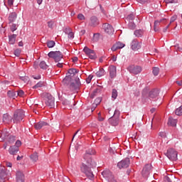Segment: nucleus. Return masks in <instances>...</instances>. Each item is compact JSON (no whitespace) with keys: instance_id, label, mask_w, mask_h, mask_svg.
Masks as SVG:
<instances>
[{"instance_id":"f257e3e1","label":"nucleus","mask_w":182,"mask_h":182,"mask_svg":"<svg viewBox=\"0 0 182 182\" xmlns=\"http://www.w3.org/2000/svg\"><path fill=\"white\" fill-rule=\"evenodd\" d=\"M85 163L82 164L80 166V170L82 173H84V174H85V176L88 177V178H90V180H92V178L95 177V175H93V172L90 168H92V167H93L94 166H96V164L93 161H92V164L87 163V161H85Z\"/></svg>"},{"instance_id":"f03ea898","label":"nucleus","mask_w":182,"mask_h":182,"mask_svg":"<svg viewBox=\"0 0 182 182\" xmlns=\"http://www.w3.org/2000/svg\"><path fill=\"white\" fill-rule=\"evenodd\" d=\"M76 73H77V70L75 68L70 69L68 70V73H67V75L63 80V83H64V85H69V83L72 82V77H75L76 75Z\"/></svg>"},{"instance_id":"7ed1b4c3","label":"nucleus","mask_w":182,"mask_h":182,"mask_svg":"<svg viewBox=\"0 0 182 182\" xmlns=\"http://www.w3.org/2000/svg\"><path fill=\"white\" fill-rule=\"evenodd\" d=\"M23 117H25V112L22 109H17L14 114L13 117L14 123H19L21 120H23Z\"/></svg>"},{"instance_id":"20e7f679","label":"nucleus","mask_w":182,"mask_h":182,"mask_svg":"<svg viewBox=\"0 0 182 182\" xmlns=\"http://www.w3.org/2000/svg\"><path fill=\"white\" fill-rule=\"evenodd\" d=\"M49 58L54 59L55 62H60L63 59V54L60 51H51L48 54Z\"/></svg>"},{"instance_id":"39448f33","label":"nucleus","mask_w":182,"mask_h":182,"mask_svg":"<svg viewBox=\"0 0 182 182\" xmlns=\"http://www.w3.org/2000/svg\"><path fill=\"white\" fill-rule=\"evenodd\" d=\"M178 154L174 149L170 148L167 150L166 156L171 161H176Z\"/></svg>"},{"instance_id":"423d86ee","label":"nucleus","mask_w":182,"mask_h":182,"mask_svg":"<svg viewBox=\"0 0 182 182\" xmlns=\"http://www.w3.org/2000/svg\"><path fill=\"white\" fill-rule=\"evenodd\" d=\"M127 70L132 75H139V73H141L143 68L140 65H131L128 66Z\"/></svg>"},{"instance_id":"0eeeda50","label":"nucleus","mask_w":182,"mask_h":182,"mask_svg":"<svg viewBox=\"0 0 182 182\" xmlns=\"http://www.w3.org/2000/svg\"><path fill=\"white\" fill-rule=\"evenodd\" d=\"M94 154H96V151L94 149H90L87 151H86L85 154L84 155V160L85 161H87L88 164H92V161H93V159H92V156Z\"/></svg>"},{"instance_id":"6e6552de","label":"nucleus","mask_w":182,"mask_h":182,"mask_svg":"<svg viewBox=\"0 0 182 182\" xmlns=\"http://www.w3.org/2000/svg\"><path fill=\"white\" fill-rule=\"evenodd\" d=\"M159 91L157 89H153L149 92V98H144V100L145 102H150L151 99H156L159 95Z\"/></svg>"},{"instance_id":"1a4fd4ad","label":"nucleus","mask_w":182,"mask_h":182,"mask_svg":"<svg viewBox=\"0 0 182 182\" xmlns=\"http://www.w3.org/2000/svg\"><path fill=\"white\" fill-rule=\"evenodd\" d=\"M130 166V159L126 158L122 159L121 161L118 162L117 167L119 168H127Z\"/></svg>"},{"instance_id":"9d476101","label":"nucleus","mask_w":182,"mask_h":182,"mask_svg":"<svg viewBox=\"0 0 182 182\" xmlns=\"http://www.w3.org/2000/svg\"><path fill=\"white\" fill-rule=\"evenodd\" d=\"M7 174L6 168L0 164V182H5V178H6Z\"/></svg>"},{"instance_id":"9b49d317","label":"nucleus","mask_w":182,"mask_h":182,"mask_svg":"<svg viewBox=\"0 0 182 182\" xmlns=\"http://www.w3.org/2000/svg\"><path fill=\"white\" fill-rule=\"evenodd\" d=\"M102 28L105 32H106V33H108V35H113V32H114V29L113 28V26H112V25L109 23H105L102 26Z\"/></svg>"},{"instance_id":"f8f14e48","label":"nucleus","mask_w":182,"mask_h":182,"mask_svg":"<svg viewBox=\"0 0 182 182\" xmlns=\"http://www.w3.org/2000/svg\"><path fill=\"white\" fill-rule=\"evenodd\" d=\"M151 171V164H146L145 165V166L142 170V176L144 177H147L149 174H150Z\"/></svg>"},{"instance_id":"ddd939ff","label":"nucleus","mask_w":182,"mask_h":182,"mask_svg":"<svg viewBox=\"0 0 182 182\" xmlns=\"http://www.w3.org/2000/svg\"><path fill=\"white\" fill-rule=\"evenodd\" d=\"M90 26H92V28H95L99 25V19L97 17L92 16L90 18V23H89Z\"/></svg>"},{"instance_id":"4468645a","label":"nucleus","mask_w":182,"mask_h":182,"mask_svg":"<svg viewBox=\"0 0 182 182\" xmlns=\"http://www.w3.org/2000/svg\"><path fill=\"white\" fill-rule=\"evenodd\" d=\"M124 43L122 42H117L112 46V47L111 48V50H112V52H116V50L119 49H122V48H124Z\"/></svg>"},{"instance_id":"2eb2a0df","label":"nucleus","mask_w":182,"mask_h":182,"mask_svg":"<svg viewBox=\"0 0 182 182\" xmlns=\"http://www.w3.org/2000/svg\"><path fill=\"white\" fill-rule=\"evenodd\" d=\"M46 126H48V123L43 121H41L39 122L34 124V127L36 130H41V129H43L46 127Z\"/></svg>"},{"instance_id":"dca6fc26","label":"nucleus","mask_w":182,"mask_h":182,"mask_svg":"<svg viewBox=\"0 0 182 182\" xmlns=\"http://www.w3.org/2000/svg\"><path fill=\"white\" fill-rule=\"evenodd\" d=\"M46 106H48V107H53V106H55V98L51 95L48 96L46 101Z\"/></svg>"},{"instance_id":"f3484780","label":"nucleus","mask_w":182,"mask_h":182,"mask_svg":"<svg viewBox=\"0 0 182 182\" xmlns=\"http://www.w3.org/2000/svg\"><path fill=\"white\" fill-rule=\"evenodd\" d=\"M2 120L5 124H9L12 123L13 118L9 116V114H4Z\"/></svg>"},{"instance_id":"a211bd4d","label":"nucleus","mask_w":182,"mask_h":182,"mask_svg":"<svg viewBox=\"0 0 182 182\" xmlns=\"http://www.w3.org/2000/svg\"><path fill=\"white\" fill-rule=\"evenodd\" d=\"M102 175L105 178H107L109 181H112V180H113V175L112 174V172H110V171H102Z\"/></svg>"},{"instance_id":"6ab92c4d","label":"nucleus","mask_w":182,"mask_h":182,"mask_svg":"<svg viewBox=\"0 0 182 182\" xmlns=\"http://www.w3.org/2000/svg\"><path fill=\"white\" fill-rule=\"evenodd\" d=\"M119 118L112 117L109 119V123L111 126H119Z\"/></svg>"},{"instance_id":"aec40b11","label":"nucleus","mask_w":182,"mask_h":182,"mask_svg":"<svg viewBox=\"0 0 182 182\" xmlns=\"http://www.w3.org/2000/svg\"><path fill=\"white\" fill-rule=\"evenodd\" d=\"M164 21H166V18H162L160 21L156 20L154 21V31L155 32H159V31H160V28H159V26H160V23H161V22H164Z\"/></svg>"},{"instance_id":"412c9836","label":"nucleus","mask_w":182,"mask_h":182,"mask_svg":"<svg viewBox=\"0 0 182 182\" xmlns=\"http://www.w3.org/2000/svg\"><path fill=\"white\" fill-rule=\"evenodd\" d=\"M131 45V48L133 50H138V49H140L141 48L140 43H139V41H137V40L132 41Z\"/></svg>"},{"instance_id":"4be33fe9","label":"nucleus","mask_w":182,"mask_h":182,"mask_svg":"<svg viewBox=\"0 0 182 182\" xmlns=\"http://www.w3.org/2000/svg\"><path fill=\"white\" fill-rule=\"evenodd\" d=\"M16 176V182H24L25 176L22 172L17 171Z\"/></svg>"},{"instance_id":"5701e85b","label":"nucleus","mask_w":182,"mask_h":182,"mask_svg":"<svg viewBox=\"0 0 182 182\" xmlns=\"http://www.w3.org/2000/svg\"><path fill=\"white\" fill-rule=\"evenodd\" d=\"M19 151V148L16 147L15 146H11L9 149V154H11V156H15L16 153Z\"/></svg>"},{"instance_id":"b1692460","label":"nucleus","mask_w":182,"mask_h":182,"mask_svg":"<svg viewBox=\"0 0 182 182\" xmlns=\"http://www.w3.org/2000/svg\"><path fill=\"white\" fill-rule=\"evenodd\" d=\"M18 16V14H16V12H12L9 15V23H12V22H15L16 21V17Z\"/></svg>"},{"instance_id":"393cba45","label":"nucleus","mask_w":182,"mask_h":182,"mask_svg":"<svg viewBox=\"0 0 182 182\" xmlns=\"http://www.w3.org/2000/svg\"><path fill=\"white\" fill-rule=\"evenodd\" d=\"M109 76L112 79L116 77V67L114 65L109 66Z\"/></svg>"},{"instance_id":"a878e982","label":"nucleus","mask_w":182,"mask_h":182,"mask_svg":"<svg viewBox=\"0 0 182 182\" xmlns=\"http://www.w3.org/2000/svg\"><path fill=\"white\" fill-rule=\"evenodd\" d=\"M168 124L172 127H176V126H177V119H174L173 117H169Z\"/></svg>"},{"instance_id":"bb28decb","label":"nucleus","mask_w":182,"mask_h":182,"mask_svg":"<svg viewBox=\"0 0 182 182\" xmlns=\"http://www.w3.org/2000/svg\"><path fill=\"white\" fill-rule=\"evenodd\" d=\"M16 42V34H13L9 36V43L10 45H14Z\"/></svg>"},{"instance_id":"cd10ccee","label":"nucleus","mask_w":182,"mask_h":182,"mask_svg":"<svg viewBox=\"0 0 182 182\" xmlns=\"http://www.w3.org/2000/svg\"><path fill=\"white\" fill-rule=\"evenodd\" d=\"M134 34L136 38H141L144 34V31L141 29L136 30Z\"/></svg>"},{"instance_id":"c85d7f7f","label":"nucleus","mask_w":182,"mask_h":182,"mask_svg":"<svg viewBox=\"0 0 182 182\" xmlns=\"http://www.w3.org/2000/svg\"><path fill=\"white\" fill-rule=\"evenodd\" d=\"M1 137H15V136L9 133L8 130L5 129L2 132Z\"/></svg>"},{"instance_id":"c756f323","label":"nucleus","mask_w":182,"mask_h":182,"mask_svg":"<svg viewBox=\"0 0 182 182\" xmlns=\"http://www.w3.org/2000/svg\"><path fill=\"white\" fill-rule=\"evenodd\" d=\"M31 160H32V161H33V163H36V161H38V160L39 159V156H38V153L34 152L33 154H32L30 156Z\"/></svg>"},{"instance_id":"7c9ffc66","label":"nucleus","mask_w":182,"mask_h":182,"mask_svg":"<svg viewBox=\"0 0 182 182\" xmlns=\"http://www.w3.org/2000/svg\"><path fill=\"white\" fill-rule=\"evenodd\" d=\"M99 39H100V33H94L93 38L92 39V42L93 43L99 42Z\"/></svg>"},{"instance_id":"2f4dec72","label":"nucleus","mask_w":182,"mask_h":182,"mask_svg":"<svg viewBox=\"0 0 182 182\" xmlns=\"http://www.w3.org/2000/svg\"><path fill=\"white\" fill-rule=\"evenodd\" d=\"M69 87L71 92H75V90H77V89H79V87L75 83H73V82H71L70 84Z\"/></svg>"},{"instance_id":"473e14b6","label":"nucleus","mask_w":182,"mask_h":182,"mask_svg":"<svg viewBox=\"0 0 182 182\" xmlns=\"http://www.w3.org/2000/svg\"><path fill=\"white\" fill-rule=\"evenodd\" d=\"M97 77H102V76H105V69L101 68L96 73Z\"/></svg>"},{"instance_id":"72a5a7b5","label":"nucleus","mask_w":182,"mask_h":182,"mask_svg":"<svg viewBox=\"0 0 182 182\" xmlns=\"http://www.w3.org/2000/svg\"><path fill=\"white\" fill-rule=\"evenodd\" d=\"M100 102H102V99L98 97L95 100V103L93 104V107L92 108V112H93V110H95V107H96L97 106V105L100 104Z\"/></svg>"},{"instance_id":"f704fd0d","label":"nucleus","mask_w":182,"mask_h":182,"mask_svg":"<svg viewBox=\"0 0 182 182\" xmlns=\"http://www.w3.org/2000/svg\"><path fill=\"white\" fill-rule=\"evenodd\" d=\"M39 67L43 70H46V69H48V65H46V63L45 61H41L39 64Z\"/></svg>"},{"instance_id":"c9c22d12","label":"nucleus","mask_w":182,"mask_h":182,"mask_svg":"<svg viewBox=\"0 0 182 182\" xmlns=\"http://www.w3.org/2000/svg\"><path fill=\"white\" fill-rule=\"evenodd\" d=\"M7 95L9 96V97H12L13 99H15V97H16V92L14 91H8Z\"/></svg>"},{"instance_id":"e433bc0d","label":"nucleus","mask_w":182,"mask_h":182,"mask_svg":"<svg viewBox=\"0 0 182 182\" xmlns=\"http://www.w3.org/2000/svg\"><path fill=\"white\" fill-rule=\"evenodd\" d=\"M153 75L154 76H157L159 75V73H160V68H157V67H154L153 68V70H152Z\"/></svg>"},{"instance_id":"4c0bfd02","label":"nucleus","mask_w":182,"mask_h":182,"mask_svg":"<svg viewBox=\"0 0 182 182\" xmlns=\"http://www.w3.org/2000/svg\"><path fill=\"white\" fill-rule=\"evenodd\" d=\"M175 114L176 116H182V105L176 109Z\"/></svg>"},{"instance_id":"58836bf2","label":"nucleus","mask_w":182,"mask_h":182,"mask_svg":"<svg viewBox=\"0 0 182 182\" xmlns=\"http://www.w3.org/2000/svg\"><path fill=\"white\" fill-rule=\"evenodd\" d=\"M94 50L92 49H90L87 47H85L83 49V52H85V54H87V55L88 56L89 55H90V53H92V52H93Z\"/></svg>"},{"instance_id":"ea45409f","label":"nucleus","mask_w":182,"mask_h":182,"mask_svg":"<svg viewBox=\"0 0 182 182\" xmlns=\"http://www.w3.org/2000/svg\"><path fill=\"white\" fill-rule=\"evenodd\" d=\"M112 117H117V118L119 119V117H120V111L118 109H116L114 110V114H113Z\"/></svg>"},{"instance_id":"a19ab883","label":"nucleus","mask_w":182,"mask_h":182,"mask_svg":"<svg viewBox=\"0 0 182 182\" xmlns=\"http://www.w3.org/2000/svg\"><path fill=\"white\" fill-rule=\"evenodd\" d=\"M88 58L93 60H95V59L97 58V56H96V53H95V50L88 55Z\"/></svg>"},{"instance_id":"79ce46f5","label":"nucleus","mask_w":182,"mask_h":182,"mask_svg":"<svg viewBox=\"0 0 182 182\" xmlns=\"http://www.w3.org/2000/svg\"><path fill=\"white\" fill-rule=\"evenodd\" d=\"M42 86H43V82L40 81L36 85L33 86V89H38L39 87H42Z\"/></svg>"},{"instance_id":"37998d69","label":"nucleus","mask_w":182,"mask_h":182,"mask_svg":"<svg viewBox=\"0 0 182 182\" xmlns=\"http://www.w3.org/2000/svg\"><path fill=\"white\" fill-rule=\"evenodd\" d=\"M55 43L53 41H50L47 43L48 48H53L55 46Z\"/></svg>"},{"instance_id":"c03bdc74","label":"nucleus","mask_w":182,"mask_h":182,"mask_svg":"<svg viewBox=\"0 0 182 182\" xmlns=\"http://www.w3.org/2000/svg\"><path fill=\"white\" fill-rule=\"evenodd\" d=\"M112 99H116L117 97V90H116V89L112 90Z\"/></svg>"},{"instance_id":"a18cd8bd","label":"nucleus","mask_w":182,"mask_h":182,"mask_svg":"<svg viewBox=\"0 0 182 182\" xmlns=\"http://www.w3.org/2000/svg\"><path fill=\"white\" fill-rule=\"evenodd\" d=\"M21 52H22V50L21 49H19V48L16 49L14 51L15 56L18 57L19 55H21Z\"/></svg>"},{"instance_id":"49530a36","label":"nucleus","mask_w":182,"mask_h":182,"mask_svg":"<svg viewBox=\"0 0 182 182\" xmlns=\"http://www.w3.org/2000/svg\"><path fill=\"white\" fill-rule=\"evenodd\" d=\"M178 0H164L166 4H177Z\"/></svg>"},{"instance_id":"de8ad7c7","label":"nucleus","mask_w":182,"mask_h":182,"mask_svg":"<svg viewBox=\"0 0 182 182\" xmlns=\"http://www.w3.org/2000/svg\"><path fill=\"white\" fill-rule=\"evenodd\" d=\"M17 95L19 96L20 97H23V95H25V92H23V90H20L17 92Z\"/></svg>"},{"instance_id":"09e8293b","label":"nucleus","mask_w":182,"mask_h":182,"mask_svg":"<svg viewBox=\"0 0 182 182\" xmlns=\"http://www.w3.org/2000/svg\"><path fill=\"white\" fill-rule=\"evenodd\" d=\"M16 29H18V27L16 26V24L13 23L11 26V32H15V31H16Z\"/></svg>"},{"instance_id":"8fccbe9b","label":"nucleus","mask_w":182,"mask_h":182,"mask_svg":"<svg viewBox=\"0 0 182 182\" xmlns=\"http://www.w3.org/2000/svg\"><path fill=\"white\" fill-rule=\"evenodd\" d=\"M77 18L80 20V21H85V19H86V18L84 16L83 14H79L77 15Z\"/></svg>"},{"instance_id":"3c124183","label":"nucleus","mask_w":182,"mask_h":182,"mask_svg":"<svg viewBox=\"0 0 182 182\" xmlns=\"http://www.w3.org/2000/svg\"><path fill=\"white\" fill-rule=\"evenodd\" d=\"M127 19H128V21H134V14H129L127 16Z\"/></svg>"},{"instance_id":"603ef678","label":"nucleus","mask_w":182,"mask_h":182,"mask_svg":"<svg viewBox=\"0 0 182 182\" xmlns=\"http://www.w3.org/2000/svg\"><path fill=\"white\" fill-rule=\"evenodd\" d=\"M177 19V15H174L171 18V21H170V25H171V23H173V22H174V21H176Z\"/></svg>"},{"instance_id":"864d4df0","label":"nucleus","mask_w":182,"mask_h":182,"mask_svg":"<svg viewBox=\"0 0 182 182\" xmlns=\"http://www.w3.org/2000/svg\"><path fill=\"white\" fill-rule=\"evenodd\" d=\"M21 146H22V142H21V141H19V140H17L16 142L15 147H17V149H19V147H21Z\"/></svg>"},{"instance_id":"5fc2aeb1","label":"nucleus","mask_w":182,"mask_h":182,"mask_svg":"<svg viewBox=\"0 0 182 182\" xmlns=\"http://www.w3.org/2000/svg\"><path fill=\"white\" fill-rule=\"evenodd\" d=\"M92 79H93V75H89L88 77L86 79L87 83H90V82H92Z\"/></svg>"},{"instance_id":"6e6d98bb","label":"nucleus","mask_w":182,"mask_h":182,"mask_svg":"<svg viewBox=\"0 0 182 182\" xmlns=\"http://www.w3.org/2000/svg\"><path fill=\"white\" fill-rule=\"evenodd\" d=\"M55 23L53 21H48V28H50L51 29L53 28V25Z\"/></svg>"},{"instance_id":"4d7b16f0","label":"nucleus","mask_w":182,"mask_h":182,"mask_svg":"<svg viewBox=\"0 0 182 182\" xmlns=\"http://www.w3.org/2000/svg\"><path fill=\"white\" fill-rule=\"evenodd\" d=\"M75 85L79 87L80 86V80L79 77L75 78Z\"/></svg>"},{"instance_id":"13d9d810","label":"nucleus","mask_w":182,"mask_h":182,"mask_svg":"<svg viewBox=\"0 0 182 182\" xmlns=\"http://www.w3.org/2000/svg\"><path fill=\"white\" fill-rule=\"evenodd\" d=\"M74 37H75V36H74L73 32H69V33H68V38H69L70 39H73Z\"/></svg>"},{"instance_id":"bf43d9fd","label":"nucleus","mask_w":182,"mask_h":182,"mask_svg":"<svg viewBox=\"0 0 182 182\" xmlns=\"http://www.w3.org/2000/svg\"><path fill=\"white\" fill-rule=\"evenodd\" d=\"M33 79H35L36 80H39V79H41V75H33Z\"/></svg>"},{"instance_id":"052dcab7","label":"nucleus","mask_w":182,"mask_h":182,"mask_svg":"<svg viewBox=\"0 0 182 182\" xmlns=\"http://www.w3.org/2000/svg\"><path fill=\"white\" fill-rule=\"evenodd\" d=\"M63 105H64V106H68L69 105H70V102L68 100H65L63 102Z\"/></svg>"},{"instance_id":"680f3d73","label":"nucleus","mask_w":182,"mask_h":182,"mask_svg":"<svg viewBox=\"0 0 182 182\" xmlns=\"http://www.w3.org/2000/svg\"><path fill=\"white\" fill-rule=\"evenodd\" d=\"M56 66L57 68H63V63H58Z\"/></svg>"},{"instance_id":"e2e57ef3","label":"nucleus","mask_w":182,"mask_h":182,"mask_svg":"<svg viewBox=\"0 0 182 182\" xmlns=\"http://www.w3.org/2000/svg\"><path fill=\"white\" fill-rule=\"evenodd\" d=\"M159 136L160 137H166L167 135L166 134V132H160Z\"/></svg>"},{"instance_id":"0e129e2a","label":"nucleus","mask_w":182,"mask_h":182,"mask_svg":"<svg viewBox=\"0 0 182 182\" xmlns=\"http://www.w3.org/2000/svg\"><path fill=\"white\" fill-rule=\"evenodd\" d=\"M8 4L9 6H12L14 5V0H8Z\"/></svg>"},{"instance_id":"69168bd1","label":"nucleus","mask_w":182,"mask_h":182,"mask_svg":"<svg viewBox=\"0 0 182 182\" xmlns=\"http://www.w3.org/2000/svg\"><path fill=\"white\" fill-rule=\"evenodd\" d=\"M6 167L11 168L12 167V163H11V162H6Z\"/></svg>"},{"instance_id":"338daca9","label":"nucleus","mask_w":182,"mask_h":182,"mask_svg":"<svg viewBox=\"0 0 182 182\" xmlns=\"http://www.w3.org/2000/svg\"><path fill=\"white\" fill-rule=\"evenodd\" d=\"M168 28H170V24H168L166 27H165L163 29V32H167V30L168 29Z\"/></svg>"},{"instance_id":"774afa93","label":"nucleus","mask_w":182,"mask_h":182,"mask_svg":"<svg viewBox=\"0 0 182 182\" xmlns=\"http://www.w3.org/2000/svg\"><path fill=\"white\" fill-rule=\"evenodd\" d=\"M176 83L178 86H182V80L181 81H176Z\"/></svg>"}]
</instances>
